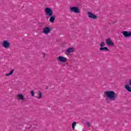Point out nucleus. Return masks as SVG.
Listing matches in <instances>:
<instances>
[{
  "label": "nucleus",
  "mask_w": 131,
  "mask_h": 131,
  "mask_svg": "<svg viewBox=\"0 0 131 131\" xmlns=\"http://www.w3.org/2000/svg\"><path fill=\"white\" fill-rule=\"evenodd\" d=\"M105 95L107 98L111 100V101H115L117 99V94L114 91H108L104 92Z\"/></svg>",
  "instance_id": "1"
},
{
  "label": "nucleus",
  "mask_w": 131,
  "mask_h": 131,
  "mask_svg": "<svg viewBox=\"0 0 131 131\" xmlns=\"http://www.w3.org/2000/svg\"><path fill=\"white\" fill-rule=\"evenodd\" d=\"M2 46L3 48L6 49V50H9L11 48V42L8 40H4L2 43Z\"/></svg>",
  "instance_id": "2"
},
{
  "label": "nucleus",
  "mask_w": 131,
  "mask_h": 131,
  "mask_svg": "<svg viewBox=\"0 0 131 131\" xmlns=\"http://www.w3.org/2000/svg\"><path fill=\"white\" fill-rule=\"evenodd\" d=\"M51 31H52V28L50 27H45L42 28V33L43 34H45L46 35H48L51 33Z\"/></svg>",
  "instance_id": "3"
},
{
  "label": "nucleus",
  "mask_w": 131,
  "mask_h": 131,
  "mask_svg": "<svg viewBox=\"0 0 131 131\" xmlns=\"http://www.w3.org/2000/svg\"><path fill=\"white\" fill-rule=\"evenodd\" d=\"M45 12L46 16L48 17H50V16H53V14H54V12L52 10V9L50 7H47L45 9Z\"/></svg>",
  "instance_id": "4"
},
{
  "label": "nucleus",
  "mask_w": 131,
  "mask_h": 131,
  "mask_svg": "<svg viewBox=\"0 0 131 131\" xmlns=\"http://www.w3.org/2000/svg\"><path fill=\"white\" fill-rule=\"evenodd\" d=\"M70 11L75 14H79L80 13V9L78 7H72L70 8Z\"/></svg>",
  "instance_id": "5"
},
{
  "label": "nucleus",
  "mask_w": 131,
  "mask_h": 131,
  "mask_svg": "<svg viewBox=\"0 0 131 131\" xmlns=\"http://www.w3.org/2000/svg\"><path fill=\"white\" fill-rule=\"evenodd\" d=\"M57 59V61H58V62H60V63H66L68 60L67 58L61 56H58Z\"/></svg>",
  "instance_id": "6"
},
{
  "label": "nucleus",
  "mask_w": 131,
  "mask_h": 131,
  "mask_svg": "<svg viewBox=\"0 0 131 131\" xmlns=\"http://www.w3.org/2000/svg\"><path fill=\"white\" fill-rule=\"evenodd\" d=\"M87 14L88 15L89 18L93 19V20H96V19H98V16L97 15H95L94 13H93L92 12L88 11L87 12Z\"/></svg>",
  "instance_id": "7"
},
{
  "label": "nucleus",
  "mask_w": 131,
  "mask_h": 131,
  "mask_svg": "<svg viewBox=\"0 0 131 131\" xmlns=\"http://www.w3.org/2000/svg\"><path fill=\"white\" fill-rule=\"evenodd\" d=\"M105 42L109 47H114V43L110 38H108L105 40Z\"/></svg>",
  "instance_id": "8"
},
{
  "label": "nucleus",
  "mask_w": 131,
  "mask_h": 131,
  "mask_svg": "<svg viewBox=\"0 0 131 131\" xmlns=\"http://www.w3.org/2000/svg\"><path fill=\"white\" fill-rule=\"evenodd\" d=\"M121 33L124 36V37H130L131 36V31L128 32L127 31H124L121 32Z\"/></svg>",
  "instance_id": "9"
},
{
  "label": "nucleus",
  "mask_w": 131,
  "mask_h": 131,
  "mask_svg": "<svg viewBox=\"0 0 131 131\" xmlns=\"http://www.w3.org/2000/svg\"><path fill=\"white\" fill-rule=\"evenodd\" d=\"M75 49L73 48H69L67 51L66 53L67 54H71V53H73L74 52Z\"/></svg>",
  "instance_id": "10"
},
{
  "label": "nucleus",
  "mask_w": 131,
  "mask_h": 131,
  "mask_svg": "<svg viewBox=\"0 0 131 131\" xmlns=\"http://www.w3.org/2000/svg\"><path fill=\"white\" fill-rule=\"evenodd\" d=\"M17 100H20L21 101H24V96L23 94H18L16 96Z\"/></svg>",
  "instance_id": "11"
},
{
  "label": "nucleus",
  "mask_w": 131,
  "mask_h": 131,
  "mask_svg": "<svg viewBox=\"0 0 131 131\" xmlns=\"http://www.w3.org/2000/svg\"><path fill=\"white\" fill-rule=\"evenodd\" d=\"M99 51L100 52H108L109 51V49L107 47H100Z\"/></svg>",
  "instance_id": "12"
},
{
  "label": "nucleus",
  "mask_w": 131,
  "mask_h": 131,
  "mask_svg": "<svg viewBox=\"0 0 131 131\" xmlns=\"http://www.w3.org/2000/svg\"><path fill=\"white\" fill-rule=\"evenodd\" d=\"M35 98H36V99H38L39 100L41 99V98H42V93H41L40 91H38L37 93V96H36Z\"/></svg>",
  "instance_id": "13"
},
{
  "label": "nucleus",
  "mask_w": 131,
  "mask_h": 131,
  "mask_svg": "<svg viewBox=\"0 0 131 131\" xmlns=\"http://www.w3.org/2000/svg\"><path fill=\"white\" fill-rule=\"evenodd\" d=\"M50 17V19H49V21L51 23H54V22H55V17L54 15H52L49 16Z\"/></svg>",
  "instance_id": "14"
},
{
  "label": "nucleus",
  "mask_w": 131,
  "mask_h": 131,
  "mask_svg": "<svg viewBox=\"0 0 131 131\" xmlns=\"http://www.w3.org/2000/svg\"><path fill=\"white\" fill-rule=\"evenodd\" d=\"M125 89L127 91V92H129V93H131V87L128 84H126L124 85Z\"/></svg>",
  "instance_id": "15"
},
{
  "label": "nucleus",
  "mask_w": 131,
  "mask_h": 131,
  "mask_svg": "<svg viewBox=\"0 0 131 131\" xmlns=\"http://www.w3.org/2000/svg\"><path fill=\"white\" fill-rule=\"evenodd\" d=\"M13 73H14V70H12L9 73L6 74L5 75L6 76H10V75H12Z\"/></svg>",
  "instance_id": "16"
},
{
  "label": "nucleus",
  "mask_w": 131,
  "mask_h": 131,
  "mask_svg": "<svg viewBox=\"0 0 131 131\" xmlns=\"http://www.w3.org/2000/svg\"><path fill=\"white\" fill-rule=\"evenodd\" d=\"M75 126H76V122H73L72 125V127L73 129H75Z\"/></svg>",
  "instance_id": "17"
},
{
  "label": "nucleus",
  "mask_w": 131,
  "mask_h": 131,
  "mask_svg": "<svg viewBox=\"0 0 131 131\" xmlns=\"http://www.w3.org/2000/svg\"><path fill=\"white\" fill-rule=\"evenodd\" d=\"M106 46V43H105V42H101L100 45V48H103V47H105Z\"/></svg>",
  "instance_id": "18"
},
{
  "label": "nucleus",
  "mask_w": 131,
  "mask_h": 131,
  "mask_svg": "<svg viewBox=\"0 0 131 131\" xmlns=\"http://www.w3.org/2000/svg\"><path fill=\"white\" fill-rule=\"evenodd\" d=\"M31 94L32 97H34V95H35L34 91H33V90L31 91Z\"/></svg>",
  "instance_id": "19"
},
{
  "label": "nucleus",
  "mask_w": 131,
  "mask_h": 131,
  "mask_svg": "<svg viewBox=\"0 0 131 131\" xmlns=\"http://www.w3.org/2000/svg\"><path fill=\"white\" fill-rule=\"evenodd\" d=\"M86 124L88 125V126H89V127L92 126V125L91 124V123L89 122H87L86 123Z\"/></svg>",
  "instance_id": "20"
},
{
  "label": "nucleus",
  "mask_w": 131,
  "mask_h": 131,
  "mask_svg": "<svg viewBox=\"0 0 131 131\" xmlns=\"http://www.w3.org/2000/svg\"><path fill=\"white\" fill-rule=\"evenodd\" d=\"M42 56L43 58H45V57H46V53H42Z\"/></svg>",
  "instance_id": "21"
}]
</instances>
